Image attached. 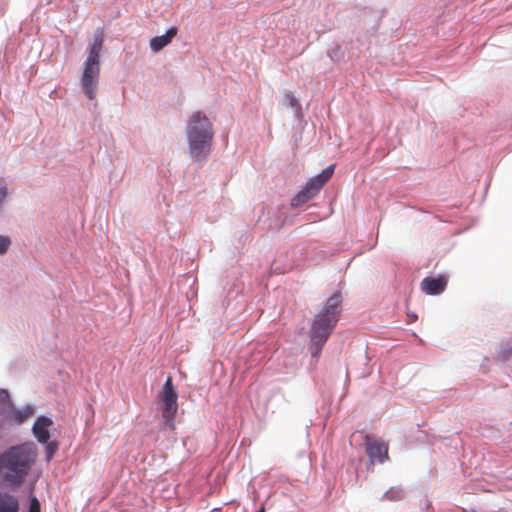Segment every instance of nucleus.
Segmentation results:
<instances>
[{
	"instance_id": "obj_7",
	"label": "nucleus",
	"mask_w": 512,
	"mask_h": 512,
	"mask_svg": "<svg viewBox=\"0 0 512 512\" xmlns=\"http://www.w3.org/2000/svg\"><path fill=\"white\" fill-rule=\"evenodd\" d=\"M365 447L371 464L383 463L388 459V446L383 440L367 434Z\"/></svg>"
},
{
	"instance_id": "obj_12",
	"label": "nucleus",
	"mask_w": 512,
	"mask_h": 512,
	"mask_svg": "<svg viewBox=\"0 0 512 512\" xmlns=\"http://www.w3.org/2000/svg\"><path fill=\"white\" fill-rule=\"evenodd\" d=\"M45 444H46V447H45L46 459L49 461L53 458L55 452L57 451L58 443L56 441H52V442L47 441V443H45Z\"/></svg>"
},
{
	"instance_id": "obj_14",
	"label": "nucleus",
	"mask_w": 512,
	"mask_h": 512,
	"mask_svg": "<svg viewBox=\"0 0 512 512\" xmlns=\"http://www.w3.org/2000/svg\"><path fill=\"white\" fill-rule=\"evenodd\" d=\"M10 244H11V241L8 237L0 236V254L1 255L7 252Z\"/></svg>"
},
{
	"instance_id": "obj_1",
	"label": "nucleus",
	"mask_w": 512,
	"mask_h": 512,
	"mask_svg": "<svg viewBox=\"0 0 512 512\" xmlns=\"http://www.w3.org/2000/svg\"><path fill=\"white\" fill-rule=\"evenodd\" d=\"M37 452L33 444L12 446L2 453L3 479L10 486H20L34 464Z\"/></svg>"
},
{
	"instance_id": "obj_6",
	"label": "nucleus",
	"mask_w": 512,
	"mask_h": 512,
	"mask_svg": "<svg viewBox=\"0 0 512 512\" xmlns=\"http://www.w3.org/2000/svg\"><path fill=\"white\" fill-rule=\"evenodd\" d=\"M159 399L163 404L162 417L170 428H174V418L178 410V395L173 386L171 377H168L159 394Z\"/></svg>"
},
{
	"instance_id": "obj_13",
	"label": "nucleus",
	"mask_w": 512,
	"mask_h": 512,
	"mask_svg": "<svg viewBox=\"0 0 512 512\" xmlns=\"http://www.w3.org/2000/svg\"><path fill=\"white\" fill-rule=\"evenodd\" d=\"M0 405H3V406L11 405L10 394H9L8 390H6V389H0Z\"/></svg>"
},
{
	"instance_id": "obj_8",
	"label": "nucleus",
	"mask_w": 512,
	"mask_h": 512,
	"mask_svg": "<svg viewBox=\"0 0 512 512\" xmlns=\"http://www.w3.org/2000/svg\"><path fill=\"white\" fill-rule=\"evenodd\" d=\"M447 282L445 275L426 277L421 282V289L428 295H438L446 289Z\"/></svg>"
},
{
	"instance_id": "obj_10",
	"label": "nucleus",
	"mask_w": 512,
	"mask_h": 512,
	"mask_svg": "<svg viewBox=\"0 0 512 512\" xmlns=\"http://www.w3.org/2000/svg\"><path fill=\"white\" fill-rule=\"evenodd\" d=\"M177 28H169L164 35L156 36L150 40V48L153 52H159L166 47L177 35Z\"/></svg>"
},
{
	"instance_id": "obj_15",
	"label": "nucleus",
	"mask_w": 512,
	"mask_h": 512,
	"mask_svg": "<svg viewBox=\"0 0 512 512\" xmlns=\"http://www.w3.org/2000/svg\"><path fill=\"white\" fill-rule=\"evenodd\" d=\"M28 512H40V503L36 497L31 498Z\"/></svg>"
},
{
	"instance_id": "obj_19",
	"label": "nucleus",
	"mask_w": 512,
	"mask_h": 512,
	"mask_svg": "<svg viewBox=\"0 0 512 512\" xmlns=\"http://www.w3.org/2000/svg\"><path fill=\"white\" fill-rule=\"evenodd\" d=\"M258 512H265V508L261 507Z\"/></svg>"
},
{
	"instance_id": "obj_18",
	"label": "nucleus",
	"mask_w": 512,
	"mask_h": 512,
	"mask_svg": "<svg viewBox=\"0 0 512 512\" xmlns=\"http://www.w3.org/2000/svg\"><path fill=\"white\" fill-rule=\"evenodd\" d=\"M0 470H2V454H0Z\"/></svg>"
},
{
	"instance_id": "obj_9",
	"label": "nucleus",
	"mask_w": 512,
	"mask_h": 512,
	"mask_svg": "<svg viewBox=\"0 0 512 512\" xmlns=\"http://www.w3.org/2000/svg\"><path fill=\"white\" fill-rule=\"evenodd\" d=\"M53 422L50 418L40 416L33 425V434L40 443H47L50 438L49 428Z\"/></svg>"
},
{
	"instance_id": "obj_4",
	"label": "nucleus",
	"mask_w": 512,
	"mask_h": 512,
	"mask_svg": "<svg viewBox=\"0 0 512 512\" xmlns=\"http://www.w3.org/2000/svg\"><path fill=\"white\" fill-rule=\"evenodd\" d=\"M103 42L104 35L101 31H98L94 35L81 77L82 88L90 100H94L96 97L100 76V52Z\"/></svg>"
},
{
	"instance_id": "obj_2",
	"label": "nucleus",
	"mask_w": 512,
	"mask_h": 512,
	"mask_svg": "<svg viewBox=\"0 0 512 512\" xmlns=\"http://www.w3.org/2000/svg\"><path fill=\"white\" fill-rule=\"evenodd\" d=\"M186 136L189 153L196 162L205 161L211 151L214 139L213 125L202 111H195L187 122Z\"/></svg>"
},
{
	"instance_id": "obj_3",
	"label": "nucleus",
	"mask_w": 512,
	"mask_h": 512,
	"mask_svg": "<svg viewBox=\"0 0 512 512\" xmlns=\"http://www.w3.org/2000/svg\"><path fill=\"white\" fill-rule=\"evenodd\" d=\"M342 296L335 292L316 315L310 330L312 356L317 357L336 326L341 313Z\"/></svg>"
},
{
	"instance_id": "obj_17",
	"label": "nucleus",
	"mask_w": 512,
	"mask_h": 512,
	"mask_svg": "<svg viewBox=\"0 0 512 512\" xmlns=\"http://www.w3.org/2000/svg\"><path fill=\"white\" fill-rule=\"evenodd\" d=\"M7 196V188L5 185H3L1 182H0V205L2 204V202L4 201V199L6 198Z\"/></svg>"
},
{
	"instance_id": "obj_11",
	"label": "nucleus",
	"mask_w": 512,
	"mask_h": 512,
	"mask_svg": "<svg viewBox=\"0 0 512 512\" xmlns=\"http://www.w3.org/2000/svg\"><path fill=\"white\" fill-rule=\"evenodd\" d=\"M0 512H19V501L18 499L7 493H0Z\"/></svg>"
},
{
	"instance_id": "obj_16",
	"label": "nucleus",
	"mask_w": 512,
	"mask_h": 512,
	"mask_svg": "<svg viewBox=\"0 0 512 512\" xmlns=\"http://www.w3.org/2000/svg\"><path fill=\"white\" fill-rule=\"evenodd\" d=\"M285 101L289 104V106L294 107L298 104L297 99L290 93L285 95Z\"/></svg>"
},
{
	"instance_id": "obj_5",
	"label": "nucleus",
	"mask_w": 512,
	"mask_h": 512,
	"mask_svg": "<svg viewBox=\"0 0 512 512\" xmlns=\"http://www.w3.org/2000/svg\"><path fill=\"white\" fill-rule=\"evenodd\" d=\"M334 173V166L325 168L320 174L309 179L304 188L291 200V207L296 208L312 199L321 188L330 180Z\"/></svg>"
}]
</instances>
